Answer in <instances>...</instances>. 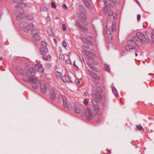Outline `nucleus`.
I'll return each instance as SVG.
<instances>
[{
	"instance_id": "obj_18",
	"label": "nucleus",
	"mask_w": 154,
	"mask_h": 154,
	"mask_svg": "<svg viewBox=\"0 0 154 154\" xmlns=\"http://www.w3.org/2000/svg\"><path fill=\"white\" fill-rule=\"evenodd\" d=\"M116 25V23H112L111 27L109 29V32L110 33H112L115 30V25Z\"/></svg>"
},
{
	"instance_id": "obj_9",
	"label": "nucleus",
	"mask_w": 154,
	"mask_h": 154,
	"mask_svg": "<svg viewBox=\"0 0 154 154\" xmlns=\"http://www.w3.org/2000/svg\"><path fill=\"white\" fill-rule=\"evenodd\" d=\"M93 113L92 109L89 108H87L85 110V117L86 119L89 121L93 117Z\"/></svg>"
},
{
	"instance_id": "obj_43",
	"label": "nucleus",
	"mask_w": 154,
	"mask_h": 154,
	"mask_svg": "<svg viewBox=\"0 0 154 154\" xmlns=\"http://www.w3.org/2000/svg\"><path fill=\"white\" fill-rule=\"evenodd\" d=\"M63 29L64 31H65L66 30V25L63 24L62 25Z\"/></svg>"
},
{
	"instance_id": "obj_36",
	"label": "nucleus",
	"mask_w": 154,
	"mask_h": 154,
	"mask_svg": "<svg viewBox=\"0 0 154 154\" xmlns=\"http://www.w3.org/2000/svg\"><path fill=\"white\" fill-rule=\"evenodd\" d=\"M41 10L43 11H46L48 9L44 5L41 7Z\"/></svg>"
},
{
	"instance_id": "obj_24",
	"label": "nucleus",
	"mask_w": 154,
	"mask_h": 154,
	"mask_svg": "<svg viewBox=\"0 0 154 154\" xmlns=\"http://www.w3.org/2000/svg\"><path fill=\"white\" fill-rule=\"evenodd\" d=\"M94 89L95 91H97L99 92H101L102 91V90L100 87L98 85H96L94 87Z\"/></svg>"
},
{
	"instance_id": "obj_25",
	"label": "nucleus",
	"mask_w": 154,
	"mask_h": 154,
	"mask_svg": "<svg viewBox=\"0 0 154 154\" xmlns=\"http://www.w3.org/2000/svg\"><path fill=\"white\" fill-rule=\"evenodd\" d=\"M28 71H27L26 69H22L20 70V73L22 75H26V73H27Z\"/></svg>"
},
{
	"instance_id": "obj_50",
	"label": "nucleus",
	"mask_w": 154,
	"mask_h": 154,
	"mask_svg": "<svg viewBox=\"0 0 154 154\" xmlns=\"http://www.w3.org/2000/svg\"><path fill=\"white\" fill-rule=\"evenodd\" d=\"M107 6H105V7L104 8V11H106L107 10Z\"/></svg>"
},
{
	"instance_id": "obj_49",
	"label": "nucleus",
	"mask_w": 154,
	"mask_h": 154,
	"mask_svg": "<svg viewBox=\"0 0 154 154\" xmlns=\"http://www.w3.org/2000/svg\"><path fill=\"white\" fill-rule=\"evenodd\" d=\"M50 30H51V32H50V35H51L52 36L54 35L53 32L52 30L51 29H50Z\"/></svg>"
},
{
	"instance_id": "obj_28",
	"label": "nucleus",
	"mask_w": 154,
	"mask_h": 154,
	"mask_svg": "<svg viewBox=\"0 0 154 154\" xmlns=\"http://www.w3.org/2000/svg\"><path fill=\"white\" fill-rule=\"evenodd\" d=\"M51 58V57L50 55H48L47 56H45L42 57L43 60H47L49 59H50Z\"/></svg>"
},
{
	"instance_id": "obj_34",
	"label": "nucleus",
	"mask_w": 154,
	"mask_h": 154,
	"mask_svg": "<svg viewBox=\"0 0 154 154\" xmlns=\"http://www.w3.org/2000/svg\"><path fill=\"white\" fill-rule=\"evenodd\" d=\"M136 127L137 129L139 130H140L143 129L142 127L141 126V125L140 124L138 125H137Z\"/></svg>"
},
{
	"instance_id": "obj_57",
	"label": "nucleus",
	"mask_w": 154,
	"mask_h": 154,
	"mask_svg": "<svg viewBox=\"0 0 154 154\" xmlns=\"http://www.w3.org/2000/svg\"><path fill=\"white\" fill-rule=\"evenodd\" d=\"M54 42H55L56 43L57 41H56V39H54Z\"/></svg>"
},
{
	"instance_id": "obj_19",
	"label": "nucleus",
	"mask_w": 154,
	"mask_h": 154,
	"mask_svg": "<svg viewBox=\"0 0 154 154\" xmlns=\"http://www.w3.org/2000/svg\"><path fill=\"white\" fill-rule=\"evenodd\" d=\"M112 92L115 97L116 98L119 97V96L118 94V92L116 89L114 87L112 88Z\"/></svg>"
},
{
	"instance_id": "obj_20",
	"label": "nucleus",
	"mask_w": 154,
	"mask_h": 154,
	"mask_svg": "<svg viewBox=\"0 0 154 154\" xmlns=\"http://www.w3.org/2000/svg\"><path fill=\"white\" fill-rule=\"evenodd\" d=\"M26 4L24 3H20L17 4L15 6L16 8H17L19 7H25L26 6Z\"/></svg>"
},
{
	"instance_id": "obj_10",
	"label": "nucleus",
	"mask_w": 154,
	"mask_h": 154,
	"mask_svg": "<svg viewBox=\"0 0 154 154\" xmlns=\"http://www.w3.org/2000/svg\"><path fill=\"white\" fill-rule=\"evenodd\" d=\"M41 45L42 47L40 48V53H41L42 55L45 54L48 52V49L46 47L47 45V43L43 41L41 43Z\"/></svg>"
},
{
	"instance_id": "obj_39",
	"label": "nucleus",
	"mask_w": 154,
	"mask_h": 154,
	"mask_svg": "<svg viewBox=\"0 0 154 154\" xmlns=\"http://www.w3.org/2000/svg\"><path fill=\"white\" fill-rule=\"evenodd\" d=\"M66 63L68 64H71V62L69 59H68L66 60Z\"/></svg>"
},
{
	"instance_id": "obj_42",
	"label": "nucleus",
	"mask_w": 154,
	"mask_h": 154,
	"mask_svg": "<svg viewBox=\"0 0 154 154\" xmlns=\"http://www.w3.org/2000/svg\"><path fill=\"white\" fill-rule=\"evenodd\" d=\"M23 0H12L13 2L15 3L22 2Z\"/></svg>"
},
{
	"instance_id": "obj_38",
	"label": "nucleus",
	"mask_w": 154,
	"mask_h": 154,
	"mask_svg": "<svg viewBox=\"0 0 154 154\" xmlns=\"http://www.w3.org/2000/svg\"><path fill=\"white\" fill-rule=\"evenodd\" d=\"M51 6L53 8H55L56 7L55 4L53 2L51 3Z\"/></svg>"
},
{
	"instance_id": "obj_16",
	"label": "nucleus",
	"mask_w": 154,
	"mask_h": 154,
	"mask_svg": "<svg viewBox=\"0 0 154 154\" xmlns=\"http://www.w3.org/2000/svg\"><path fill=\"white\" fill-rule=\"evenodd\" d=\"M44 68H42V65L40 64L39 65V72L42 73V74L41 75L42 77H44L46 76L45 74L44 73Z\"/></svg>"
},
{
	"instance_id": "obj_33",
	"label": "nucleus",
	"mask_w": 154,
	"mask_h": 154,
	"mask_svg": "<svg viewBox=\"0 0 154 154\" xmlns=\"http://www.w3.org/2000/svg\"><path fill=\"white\" fill-rule=\"evenodd\" d=\"M89 102V100L87 98L85 99L83 102L87 106Z\"/></svg>"
},
{
	"instance_id": "obj_3",
	"label": "nucleus",
	"mask_w": 154,
	"mask_h": 154,
	"mask_svg": "<svg viewBox=\"0 0 154 154\" xmlns=\"http://www.w3.org/2000/svg\"><path fill=\"white\" fill-rule=\"evenodd\" d=\"M75 24L80 30L83 32L87 31L88 30L86 27L88 23L87 21L86 15L84 13H82L79 16V20L76 21Z\"/></svg>"
},
{
	"instance_id": "obj_7",
	"label": "nucleus",
	"mask_w": 154,
	"mask_h": 154,
	"mask_svg": "<svg viewBox=\"0 0 154 154\" xmlns=\"http://www.w3.org/2000/svg\"><path fill=\"white\" fill-rule=\"evenodd\" d=\"M74 110L77 113L80 114L82 117L85 115V111L84 107L82 106H80L79 105H75L74 106Z\"/></svg>"
},
{
	"instance_id": "obj_44",
	"label": "nucleus",
	"mask_w": 154,
	"mask_h": 154,
	"mask_svg": "<svg viewBox=\"0 0 154 154\" xmlns=\"http://www.w3.org/2000/svg\"><path fill=\"white\" fill-rule=\"evenodd\" d=\"M75 82L77 85H78L80 83V81L79 79H76L75 80Z\"/></svg>"
},
{
	"instance_id": "obj_1",
	"label": "nucleus",
	"mask_w": 154,
	"mask_h": 154,
	"mask_svg": "<svg viewBox=\"0 0 154 154\" xmlns=\"http://www.w3.org/2000/svg\"><path fill=\"white\" fill-rule=\"evenodd\" d=\"M20 26L25 32H28L31 30L30 33L32 35V39L35 44L36 45L38 41V29L35 28L34 25L32 23L28 24L26 22H22L20 24Z\"/></svg>"
},
{
	"instance_id": "obj_12",
	"label": "nucleus",
	"mask_w": 154,
	"mask_h": 154,
	"mask_svg": "<svg viewBox=\"0 0 154 154\" xmlns=\"http://www.w3.org/2000/svg\"><path fill=\"white\" fill-rule=\"evenodd\" d=\"M88 72L90 76L94 79L98 80L100 79V77L91 70H88Z\"/></svg>"
},
{
	"instance_id": "obj_58",
	"label": "nucleus",
	"mask_w": 154,
	"mask_h": 154,
	"mask_svg": "<svg viewBox=\"0 0 154 154\" xmlns=\"http://www.w3.org/2000/svg\"><path fill=\"white\" fill-rule=\"evenodd\" d=\"M58 19V17H56L55 18V19H56V20Z\"/></svg>"
},
{
	"instance_id": "obj_40",
	"label": "nucleus",
	"mask_w": 154,
	"mask_h": 154,
	"mask_svg": "<svg viewBox=\"0 0 154 154\" xmlns=\"http://www.w3.org/2000/svg\"><path fill=\"white\" fill-rule=\"evenodd\" d=\"M108 14H109V16H110L112 15L113 14L112 11L111 10H109L108 11Z\"/></svg>"
},
{
	"instance_id": "obj_11",
	"label": "nucleus",
	"mask_w": 154,
	"mask_h": 154,
	"mask_svg": "<svg viewBox=\"0 0 154 154\" xmlns=\"http://www.w3.org/2000/svg\"><path fill=\"white\" fill-rule=\"evenodd\" d=\"M47 86L45 83L42 82L40 84V91L42 94H45L46 91Z\"/></svg>"
},
{
	"instance_id": "obj_47",
	"label": "nucleus",
	"mask_w": 154,
	"mask_h": 154,
	"mask_svg": "<svg viewBox=\"0 0 154 154\" xmlns=\"http://www.w3.org/2000/svg\"><path fill=\"white\" fill-rule=\"evenodd\" d=\"M46 21H47V22H49L50 21V17L49 16H48L46 17Z\"/></svg>"
},
{
	"instance_id": "obj_8",
	"label": "nucleus",
	"mask_w": 154,
	"mask_h": 154,
	"mask_svg": "<svg viewBox=\"0 0 154 154\" xmlns=\"http://www.w3.org/2000/svg\"><path fill=\"white\" fill-rule=\"evenodd\" d=\"M81 39L85 43L90 45H92V43L91 41L92 38L91 36L87 35L85 36L82 35L81 37Z\"/></svg>"
},
{
	"instance_id": "obj_21",
	"label": "nucleus",
	"mask_w": 154,
	"mask_h": 154,
	"mask_svg": "<svg viewBox=\"0 0 154 154\" xmlns=\"http://www.w3.org/2000/svg\"><path fill=\"white\" fill-rule=\"evenodd\" d=\"M93 92L94 94V95H95L96 97H98L100 100H101L102 99V97L96 91L93 90Z\"/></svg>"
},
{
	"instance_id": "obj_53",
	"label": "nucleus",
	"mask_w": 154,
	"mask_h": 154,
	"mask_svg": "<svg viewBox=\"0 0 154 154\" xmlns=\"http://www.w3.org/2000/svg\"><path fill=\"white\" fill-rule=\"evenodd\" d=\"M108 32H106V31L104 33V35H106V34L108 33Z\"/></svg>"
},
{
	"instance_id": "obj_56",
	"label": "nucleus",
	"mask_w": 154,
	"mask_h": 154,
	"mask_svg": "<svg viewBox=\"0 0 154 154\" xmlns=\"http://www.w3.org/2000/svg\"><path fill=\"white\" fill-rule=\"evenodd\" d=\"M2 60V57H0V60Z\"/></svg>"
},
{
	"instance_id": "obj_54",
	"label": "nucleus",
	"mask_w": 154,
	"mask_h": 154,
	"mask_svg": "<svg viewBox=\"0 0 154 154\" xmlns=\"http://www.w3.org/2000/svg\"><path fill=\"white\" fill-rule=\"evenodd\" d=\"M135 55L136 57L137 56V55H138V54H137V53H135Z\"/></svg>"
},
{
	"instance_id": "obj_23",
	"label": "nucleus",
	"mask_w": 154,
	"mask_h": 154,
	"mask_svg": "<svg viewBox=\"0 0 154 154\" xmlns=\"http://www.w3.org/2000/svg\"><path fill=\"white\" fill-rule=\"evenodd\" d=\"M98 103H99L93 104L96 111L99 112L100 110V108L99 106Z\"/></svg>"
},
{
	"instance_id": "obj_55",
	"label": "nucleus",
	"mask_w": 154,
	"mask_h": 154,
	"mask_svg": "<svg viewBox=\"0 0 154 154\" xmlns=\"http://www.w3.org/2000/svg\"><path fill=\"white\" fill-rule=\"evenodd\" d=\"M108 151L109 152V154H110L111 152V151L110 150H108Z\"/></svg>"
},
{
	"instance_id": "obj_46",
	"label": "nucleus",
	"mask_w": 154,
	"mask_h": 154,
	"mask_svg": "<svg viewBox=\"0 0 154 154\" xmlns=\"http://www.w3.org/2000/svg\"><path fill=\"white\" fill-rule=\"evenodd\" d=\"M63 7L65 8V10H67L68 9L67 7L66 6V4H64L63 5Z\"/></svg>"
},
{
	"instance_id": "obj_29",
	"label": "nucleus",
	"mask_w": 154,
	"mask_h": 154,
	"mask_svg": "<svg viewBox=\"0 0 154 154\" xmlns=\"http://www.w3.org/2000/svg\"><path fill=\"white\" fill-rule=\"evenodd\" d=\"M59 59L61 61H63L64 60V55L61 54L59 56Z\"/></svg>"
},
{
	"instance_id": "obj_59",
	"label": "nucleus",
	"mask_w": 154,
	"mask_h": 154,
	"mask_svg": "<svg viewBox=\"0 0 154 154\" xmlns=\"http://www.w3.org/2000/svg\"><path fill=\"white\" fill-rule=\"evenodd\" d=\"M105 3L107 4V2L106 1H105Z\"/></svg>"
},
{
	"instance_id": "obj_27",
	"label": "nucleus",
	"mask_w": 154,
	"mask_h": 154,
	"mask_svg": "<svg viewBox=\"0 0 154 154\" xmlns=\"http://www.w3.org/2000/svg\"><path fill=\"white\" fill-rule=\"evenodd\" d=\"M55 75L57 78H60L61 77V73L58 71H56L55 72Z\"/></svg>"
},
{
	"instance_id": "obj_32",
	"label": "nucleus",
	"mask_w": 154,
	"mask_h": 154,
	"mask_svg": "<svg viewBox=\"0 0 154 154\" xmlns=\"http://www.w3.org/2000/svg\"><path fill=\"white\" fill-rule=\"evenodd\" d=\"M104 69H105V70L107 72H109L110 70L109 66L105 64H104Z\"/></svg>"
},
{
	"instance_id": "obj_26",
	"label": "nucleus",
	"mask_w": 154,
	"mask_h": 154,
	"mask_svg": "<svg viewBox=\"0 0 154 154\" xmlns=\"http://www.w3.org/2000/svg\"><path fill=\"white\" fill-rule=\"evenodd\" d=\"M27 19L28 20H32L33 19V17L32 15H27L26 14V16Z\"/></svg>"
},
{
	"instance_id": "obj_35",
	"label": "nucleus",
	"mask_w": 154,
	"mask_h": 154,
	"mask_svg": "<svg viewBox=\"0 0 154 154\" xmlns=\"http://www.w3.org/2000/svg\"><path fill=\"white\" fill-rule=\"evenodd\" d=\"M62 45L64 48L66 47L67 46V44L66 42L65 41H63L62 42Z\"/></svg>"
},
{
	"instance_id": "obj_14",
	"label": "nucleus",
	"mask_w": 154,
	"mask_h": 154,
	"mask_svg": "<svg viewBox=\"0 0 154 154\" xmlns=\"http://www.w3.org/2000/svg\"><path fill=\"white\" fill-rule=\"evenodd\" d=\"M19 13L20 14L17 16V17L18 19L24 18L26 16V13L23 12L22 11V12H20Z\"/></svg>"
},
{
	"instance_id": "obj_30",
	"label": "nucleus",
	"mask_w": 154,
	"mask_h": 154,
	"mask_svg": "<svg viewBox=\"0 0 154 154\" xmlns=\"http://www.w3.org/2000/svg\"><path fill=\"white\" fill-rule=\"evenodd\" d=\"M63 81L65 82H67L69 81V79L67 76H64L62 78Z\"/></svg>"
},
{
	"instance_id": "obj_51",
	"label": "nucleus",
	"mask_w": 154,
	"mask_h": 154,
	"mask_svg": "<svg viewBox=\"0 0 154 154\" xmlns=\"http://www.w3.org/2000/svg\"><path fill=\"white\" fill-rule=\"evenodd\" d=\"M73 66L74 68L75 69H77L78 68V67L74 63H73Z\"/></svg>"
},
{
	"instance_id": "obj_60",
	"label": "nucleus",
	"mask_w": 154,
	"mask_h": 154,
	"mask_svg": "<svg viewBox=\"0 0 154 154\" xmlns=\"http://www.w3.org/2000/svg\"><path fill=\"white\" fill-rule=\"evenodd\" d=\"M72 109V108H70V109L69 110H71V109Z\"/></svg>"
},
{
	"instance_id": "obj_41",
	"label": "nucleus",
	"mask_w": 154,
	"mask_h": 154,
	"mask_svg": "<svg viewBox=\"0 0 154 154\" xmlns=\"http://www.w3.org/2000/svg\"><path fill=\"white\" fill-rule=\"evenodd\" d=\"M151 39L153 43L154 44V33H152V34Z\"/></svg>"
},
{
	"instance_id": "obj_4",
	"label": "nucleus",
	"mask_w": 154,
	"mask_h": 154,
	"mask_svg": "<svg viewBox=\"0 0 154 154\" xmlns=\"http://www.w3.org/2000/svg\"><path fill=\"white\" fill-rule=\"evenodd\" d=\"M86 56L88 59L87 64L92 70L95 71L96 70L95 66L99 64L98 62L94 60L96 55L91 52H88L86 53Z\"/></svg>"
},
{
	"instance_id": "obj_5",
	"label": "nucleus",
	"mask_w": 154,
	"mask_h": 154,
	"mask_svg": "<svg viewBox=\"0 0 154 154\" xmlns=\"http://www.w3.org/2000/svg\"><path fill=\"white\" fill-rule=\"evenodd\" d=\"M135 45L140 46L141 43L136 38H132L128 42V44L125 47V50L127 51H130L135 48Z\"/></svg>"
},
{
	"instance_id": "obj_48",
	"label": "nucleus",
	"mask_w": 154,
	"mask_h": 154,
	"mask_svg": "<svg viewBox=\"0 0 154 154\" xmlns=\"http://www.w3.org/2000/svg\"><path fill=\"white\" fill-rule=\"evenodd\" d=\"M85 5H86V6L87 7H88L89 6V5L88 3V2H85Z\"/></svg>"
},
{
	"instance_id": "obj_22",
	"label": "nucleus",
	"mask_w": 154,
	"mask_h": 154,
	"mask_svg": "<svg viewBox=\"0 0 154 154\" xmlns=\"http://www.w3.org/2000/svg\"><path fill=\"white\" fill-rule=\"evenodd\" d=\"M82 50L83 52L85 53V54L86 55V53L88 52H90V51H86L85 49H88L89 48V46H86L84 45H83L82 46Z\"/></svg>"
},
{
	"instance_id": "obj_17",
	"label": "nucleus",
	"mask_w": 154,
	"mask_h": 154,
	"mask_svg": "<svg viewBox=\"0 0 154 154\" xmlns=\"http://www.w3.org/2000/svg\"><path fill=\"white\" fill-rule=\"evenodd\" d=\"M59 98H62L63 102L64 105V106H67L68 104L67 100L66 97L64 96L61 95L59 97Z\"/></svg>"
},
{
	"instance_id": "obj_6",
	"label": "nucleus",
	"mask_w": 154,
	"mask_h": 154,
	"mask_svg": "<svg viewBox=\"0 0 154 154\" xmlns=\"http://www.w3.org/2000/svg\"><path fill=\"white\" fill-rule=\"evenodd\" d=\"M148 34V33L146 32H138L136 33L137 36L133 38H136L137 40L140 42L141 45V41H148L149 40Z\"/></svg>"
},
{
	"instance_id": "obj_13",
	"label": "nucleus",
	"mask_w": 154,
	"mask_h": 154,
	"mask_svg": "<svg viewBox=\"0 0 154 154\" xmlns=\"http://www.w3.org/2000/svg\"><path fill=\"white\" fill-rule=\"evenodd\" d=\"M91 99V101L93 104L99 103L100 102V100H99V99L96 97L95 95H92Z\"/></svg>"
},
{
	"instance_id": "obj_2",
	"label": "nucleus",
	"mask_w": 154,
	"mask_h": 154,
	"mask_svg": "<svg viewBox=\"0 0 154 154\" xmlns=\"http://www.w3.org/2000/svg\"><path fill=\"white\" fill-rule=\"evenodd\" d=\"M35 70L32 68H30L23 78L24 81L32 82V87L35 89H36L38 86V78L35 77Z\"/></svg>"
},
{
	"instance_id": "obj_31",
	"label": "nucleus",
	"mask_w": 154,
	"mask_h": 154,
	"mask_svg": "<svg viewBox=\"0 0 154 154\" xmlns=\"http://www.w3.org/2000/svg\"><path fill=\"white\" fill-rule=\"evenodd\" d=\"M112 35L111 33L109 32L107 35V39L109 40H112Z\"/></svg>"
},
{
	"instance_id": "obj_15",
	"label": "nucleus",
	"mask_w": 154,
	"mask_h": 154,
	"mask_svg": "<svg viewBox=\"0 0 154 154\" xmlns=\"http://www.w3.org/2000/svg\"><path fill=\"white\" fill-rule=\"evenodd\" d=\"M50 98L52 99H55L56 95L54 90L53 89H51L50 91Z\"/></svg>"
},
{
	"instance_id": "obj_45",
	"label": "nucleus",
	"mask_w": 154,
	"mask_h": 154,
	"mask_svg": "<svg viewBox=\"0 0 154 154\" xmlns=\"http://www.w3.org/2000/svg\"><path fill=\"white\" fill-rule=\"evenodd\" d=\"M140 14H138L137 16V20L138 21H139L140 20Z\"/></svg>"
},
{
	"instance_id": "obj_37",
	"label": "nucleus",
	"mask_w": 154,
	"mask_h": 154,
	"mask_svg": "<svg viewBox=\"0 0 154 154\" xmlns=\"http://www.w3.org/2000/svg\"><path fill=\"white\" fill-rule=\"evenodd\" d=\"M112 2L114 4H116L119 2V0H111Z\"/></svg>"
},
{
	"instance_id": "obj_52",
	"label": "nucleus",
	"mask_w": 154,
	"mask_h": 154,
	"mask_svg": "<svg viewBox=\"0 0 154 154\" xmlns=\"http://www.w3.org/2000/svg\"><path fill=\"white\" fill-rule=\"evenodd\" d=\"M84 94L86 96H87L88 95V94L87 92H84Z\"/></svg>"
}]
</instances>
